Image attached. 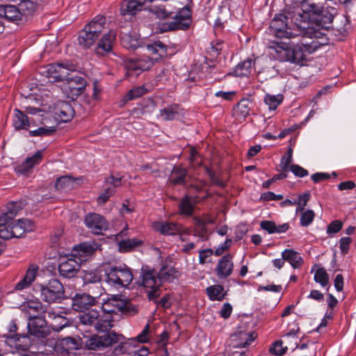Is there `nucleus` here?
Wrapping results in <instances>:
<instances>
[{
    "mask_svg": "<svg viewBox=\"0 0 356 356\" xmlns=\"http://www.w3.org/2000/svg\"><path fill=\"white\" fill-rule=\"evenodd\" d=\"M318 47L317 41L312 40L307 42L305 38H302L297 43L272 40L269 42L268 52L270 58L273 60L302 65L306 60L305 52L312 54Z\"/></svg>",
    "mask_w": 356,
    "mask_h": 356,
    "instance_id": "f257e3e1",
    "label": "nucleus"
},
{
    "mask_svg": "<svg viewBox=\"0 0 356 356\" xmlns=\"http://www.w3.org/2000/svg\"><path fill=\"white\" fill-rule=\"evenodd\" d=\"M286 8L283 13L276 14L271 19L268 27V33L280 40H291L299 35L300 30L305 29L302 17L296 15L298 8H300L299 3H289L285 2Z\"/></svg>",
    "mask_w": 356,
    "mask_h": 356,
    "instance_id": "f03ea898",
    "label": "nucleus"
},
{
    "mask_svg": "<svg viewBox=\"0 0 356 356\" xmlns=\"http://www.w3.org/2000/svg\"><path fill=\"white\" fill-rule=\"evenodd\" d=\"M77 65L72 60H63L49 64L40 69V73L45 75L53 81H66L74 86H69L68 89H86L87 81L81 75H72L77 70Z\"/></svg>",
    "mask_w": 356,
    "mask_h": 356,
    "instance_id": "7ed1b4c3",
    "label": "nucleus"
},
{
    "mask_svg": "<svg viewBox=\"0 0 356 356\" xmlns=\"http://www.w3.org/2000/svg\"><path fill=\"white\" fill-rule=\"evenodd\" d=\"M113 310L105 307L93 308L83 314H79V326L86 332H97L106 334L111 332L113 327V316L109 314Z\"/></svg>",
    "mask_w": 356,
    "mask_h": 356,
    "instance_id": "20e7f679",
    "label": "nucleus"
},
{
    "mask_svg": "<svg viewBox=\"0 0 356 356\" xmlns=\"http://www.w3.org/2000/svg\"><path fill=\"white\" fill-rule=\"evenodd\" d=\"M141 52L148 54L143 58H130L125 63L129 72H134L138 74L143 71L149 70L154 61H158L167 56L168 47L160 40L144 43L140 46Z\"/></svg>",
    "mask_w": 356,
    "mask_h": 356,
    "instance_id": "39448f33",
    "label": "nucleus"
},
{
    "mask_svg": "<svg viewBox=\"0 0 356 356\" xmlns=\"http://www.w3.org/2000/svg\"><path fill=\"white\" fill-rule=\"evenodd\" d=\"M134 342V339L125 340L122 334L111 332L104 334H93L87 340L86 345L89 350H97L117 344L113 354L118 356L131 352Z\"/></svg>",
    "mask_w": 356,
    "mask_h": 356,
    "instance_id": "423d86ee",
    "label": "nucleus"
},
{
    "mask_svg": "<svg viewBox=\"0 0 356 356\" xmlns=\"http://www.w3.org/2000/svg\"><path fill=\"white\" fill-rule=\"evenodd\" d=\"M105 22L106 19L104 16H95L80 31L78 37L79 44L83 49L90 48L104 31Z\"/></svg>",
    "mask_w": 356,
    "mask_h": 356,
    "instance_id": "0eeeda50",
    "label": "nucleus"
},
{
    "mask_svg": "<svg viewBox=\"0 0 356 356\" xmlns=\"http://www.w3.org/2000/svg\"><path fill=\"white\" fill-rule=\"evenodd\" d=\"M138 284L145 289L149 300H154L160 296L161 284L158 272L154 268L143 265L140 269Z\"/></svg>",
    "mask_w": 356,
    "mask_h": 356,
    "instance_id": "6e6552de",
    "label": "nucleus"
},
{
    "mask_svg": "<svg viewBox=\"0 0 356 356\" xmlns=\"http://www.w3.org/2000/svg\"><path fill=\"white\" fill-rule=\"evenodd\" d=\"M104 271L105 281L115 287H127L134 279L131 269L124 264L110 266Z\"/></svg>",
    "mask_w": 356,
    "mask_h": 356,
    "instance_id": "1a4fd4ad",
    "label": "nucleus"
},
{
    "mask_svg": "<svg viewBox=\"0 0 356 356\" xmlns=\"http://www.w3.org/2000/svg\"><path fill=\"white\" fill-rule=\"evenodd\" d=\"M171 22H163L160 24L159 29L162 32L182 30L189 29L192 22V10L188 6L179 9L172 17Z\"/></svg>",
    "mask_w": 356,
    "mask_h": 356,
    "instance_id": "9d476101",
    "label": "nucleus"
},
{
    "mask_svg": "<svg viewBox=\"0 0 356 356\" xmlns=\"http://www.w3.org/2000/svg\"><path fill=\"white\" fill-rule=\"evenodd\" d=\"M40 298L46 302L60 303L65 299V289L63 284L57 279H51L47 283L40 285Z\"/></svg>",
    "mask_w": 356,
    "mask_h": 356,
    "instance_id": "9b49d317",
    "label": "nucleus"
},
{
    "mask_svg": "<svg viewBox=\"0 0 356 356\" xmlns=\"http://www.w3.org/2000/svg\"><path fill=\"white\" fill-rule=\"evenodd\" d=\"M27 327L29 333L38 339H44L50 333L45 316L43 315L29 312Z\"/></svg>",
    "mask_w": 356,
    "mask_h": 356,
    "instance_id": "f8f14e48",
    "label": "nucleus"
},
{
    "mask_svg": "<svg viewBox=\"0 0 356 356\" xmlns=\"http://www.w3.org/2000/svg\"><path fill=\"white\" fill-rule=\"evenodd\" d=\"M82 260L80 258H76L73 254L70 257L61 258L58 264L59 274L65 278L75 277L80 270Z\"/></svg>",
    "mask_w": 356,
    "mask_h": 356,
    "instance_id": "ddd939ff",
    "label": "nucleus"
},
{
    "mask_svg": "<svg viewBox=\"0 0 356 356\" xmlns=\"http://www.w3.org/2000/svg\"><path fill=\"white\" fill-rule=\"evenodd\" d=\"M72 306L75 311H79L83 314L92 309V307L97 306L98 303L97 298L93 297L86 293H76L72 298Z\"/></svg>",
    "mask_w": 356,
    "mask_h": 356,
    "instance_id": "4468645a",
    "label": "nucleus"
},
{
    "mask_svg": "<svg viewBox=\"0 0 356 356\" xmlns=\"http://www.w3.org/2000/svg\"><path fill=\"white\" fill-rule=\"evenodd\" d=\"M86 227L94 234H102L108 229V222L105 218L95 213L87 214L84 219Z\"/></svg>",
    "mask_w": 356,
    "mask_h": 356,
    "instance_id": "2eb2a0df",
    "label": "nucleus"
},
{
    "mask_svg": "<svg viewBox=\"0 0 356 356\" xmlns=\"http://www.w3.org/2000/svg\"><path fill=\"white\" fill-rule=\"evenodd\" d=\"M332 28L334 34L339 40H344L351 29L350 17L346 14H336Z\"/></svg>",
    "mask_w": 356,
    "mask_h": 356,
    "instance_id": "dca6fc26",
    "label": "nucleus"
},
{
    "mask_svg": "<svg viewBox=\"0 0 356 356\" xmlns=\"http://www.w3.org/2000/svg\"><path fill=\"white\" fill-rule=\"evenodd\" d=\"M54 114L59 123L70 122L74 115V110L67 102H58L54 108Z\"/></svg>",
    "mask_w": 356,
    "mask_h": 356,
    "instance_id": "f3484780",
    "label": "nucleus"
},
{
    "mask_svg": "<svg viewBox=\"0 0 356 356\" xmlns=\"http://www.w3.org/2000/svg\"><path fill=\"white\" fill-rule=\"evenodd\" d=\"M233 270V256L227 254L218 260L215 271L219 279H225L232 275Z\"/></svg>",
    "mask_w": 356,
    "mask_h": 356,
    "instance_id": "a211bd4d",
    "label": "nucleus"
},
{
    "mask_svg": "<svg viewBox=\"0 0 356 356\" xmlns=\"http://www.w3.org/2000/svg\"><path fill=\"white\" fill-rule=\"evenodd\" d=\"M258 58H248L240 63H238L232 70L230 74L235 76H248L251 75L252 70L255 72L260 71L257 69V63Z\"/></svg>",
    "mask_w": 356,
    "mask_h": 356,
    "instance_id": "6ab92c4d",
    "label": "nucleus"
},
{
    "mask_svg": "<svg viewBox=\"0 0 356 356\" xmlns=\"http://www.w3.org/2000/svg\"><path fill=\"white\" fill-rule=\"evenodd\" d=\"M158 272L161 284L164 282L172 283L178 280L181 275V271L173 266L163 265Z\"/></svg>",
    "mask_w": 356,
    "mask_h": 356,
    "instance_id": "aec40b11",
    "label": "nucleus"
},
{
    "mask_svg": "<svg viewBox=\"0 0 356 356\" xmlns=\"http://www.w3.org/2000/svg\"><path fill=\"white\" fill-rule=\"evenodd\" d=\"M33 122H35V120L29 118L24 112L18 108L14 110L13 126L15 130H28L29 127L33 126Z\"/></svg>",
    "mask_w": 356,
    "mask_h": 356,
    "instance_id": "412c9836",
    "label": "nucleus"
},
{
    "mask_svg": "<svg viewBox=\"0 0 356 356\" xmlns=\"http://www.w3.org/2000/svg\"><path fill=\"white\" fill-rule=\"evenodd\" d=\"M98 245L94 241L83 242L75 245L73 249V256L76 258H85L92 254L97 249Z\"/></svg>",
    "mask_w": 356,
    "mask_h": 356,
    "instance_id": "4be33fe9",
    "label": "nucleus"
},
{
    "mask_svg": "<svg viewBox=\"0 0 356 356\" xmlns=\"http://www.w3.org/2000/svg\"><path fill=\"white\" fill-rule=\"evenodd\" d=\"M0 17L16 23L23 20L18 6H15L10 4L0 6Z\"/></svg>",
    "mask_w": 356,
    "mask_h": 356,
    "instance_id": "5701e85b",
    "label": "nucleus"
},
{
    "mask_svg": "<svg viewBox=\"0 0 356 356\" xmlns=\"http://www.w3.org/2000/svg\"><path fill=\"white\" fill-rule=\"evenodd\" d=\"M147 0H124L121 6L122 15L134 16L141 11Z\"/></svg>",
    "mask_w": 356,
    "mask_h": 356,
    "instance_id": "b1692460",
    "label": "nucleus"
},
{
    "mask_svg": "<svg viewBox=\"0 0 356 356\" xmlns=\"http://www.w3.org/2000/svg\"><path fill=\"white\" fill-rule=\"evenodd\" d=\"M182 111L179 104H172L161 109L158 118L164 121H172L181 115Z\"/></svg>",
    "mask_w": 356,
    "mask_h": 356,
    "instance_id": "393cba45",
    "label": "nucleus"
},
{
    "mask_svg": "<svg viewBox=\"0 0 356 356\" xmlns=\"http://www.w3.org/2000/svg\"><path fill=\"white\" fill-rule=\"evenodd\" d=\"M21 209L20 204L18 202H8L6 206V211H3L0 216V226L13 220Z\"/></svg>",
    "mask_w": 356,
    "mask_h": 356,
    "instance_id": "a878e982",
    "label": "nucleus"
},
{
    "mask_svg": "<svg viewBox=\"0 0 356 356\" xmlns=\"http://www.w3.org/2000/svg\"><path fill=\"white\" fill-rule=\"evenodd\" d=\"M35 121L39 122V124L45 128L52 129V133L56 131V127L58 124L57 119L54 114V111H44L38 115Z\"/></svg>",
    "mask_w": 356,
    "mask_h": 356,
    "instance_id": "bb28decb",
    "label": "nucleus"
},
{
    "mask_svg": "<svg viewBox=\"0 0 356 356\" xmlns=\"http://www.w3.org/2000/svg\"><path fill=\"white\" fill-rule=\"evenodd\" d=\"M115 39V32L110 30L108 32L102 35L97 43V49L101 50L104 53L111 52Z\"/></svg>",
    "mask_w": 356,
    "mask_h": 356,
    "instance_id": "cd10ccee",
    "label": "nucleus"
},
{
    "mask_svg": "<svg viewBox=\"0 0 356 356\" xmlns=\"http://www.w3.org/2000/svg\"><path fill=\"white\" fill-rule=\"evenodd\" d=\"M38 267L31 265L26 271L23 278L16 284L15 289L17 291H22L29 288L36 278Z\"/></svg>",
    "mask_w": 356,
    "mask_h": 356,
    "instance_id": "c85d7f7f",
    "label": "nucleus"
},
{
    "mask_svg": "<svg viewBox=\"0 0 356 356\" xmlns=\"http://www.w3.org/2000/svg\"><path fill=\"white\" fill-rule=\"evenodd\" d=\"M281 254L285 261L289 262L294 269H298L303 265L304 260L300 254L293 249H285Z\"/></svg>",
    "mask_w": 356,
    "mask_h": 356,
    "instance_id": "c756f323",
    "label": "nucleus"
},
{
    "mask_svg": "<svg viewBox=\"0 0 356 356\" xmlns=\"http://www.w3.org/2000/svg\"><path fill=\"white\" fill-rule=\"evenodd\" d=\"M206 294L211 301H222L227 296V291L221 284H214L205 289Z\"/></svg>",
    "mask_w": 356,
    "mask_h": 356,
    "instance_id": "7c9ffc66",
    "label": "nucleus"
},
{
    "mask_svg": "<svg viewBox=\"0 0 356 356\" xmlns=\"http://www.w3.org/2000/svg\"><path fill=\"white\" fill-rule=\"evenodd\" d=\"M120 42L122 45L129 50L140 49V46L144 43H149L150 42H142L136 35L131 33H122L120 35Z\"/></svg>",
    "mask_w": 356,
    "mask_h": 356,
    "instance_id": "2f4dec72",
    "label": "nucleus"
},
{
    "mask_svg": "<svg viewBox=\"0 0 356 356\" xmlns=\"http://www.w3.org/2000/svg\"><path fill=\"white\" fill-rule=\"evenodd\" d=\"M153 229L163 235H175L179 231V225L175 222H155Z\"/></svg>",
    "mask_w": 356,
    "mask_h": 356,
    "instance_id": "473e14b6",
    "label": "nucleus"
},
{
    "mask_svg": "<svg viewBox=\"0 0 356 356\" xmlns=\"http://www.w3.org/2000/svg\"><path fill=\"white\" fill-rule=\"evenodd\" d=\"M234 340L236 341L235 346L238 348H245L251 344L255 339V333L239 331L234 334Z\"/></svg>",
    "mask_w": 356,
    "mask_h": 356,
    "instance_id": "72a5a7b5",
    "label": "nucleus"
},
{
    "mask_svg": "<svg viewBox=\"0 0 356 356\" xmlns=\"http://www.w3.org/2000/svg\"><path fill=\"white\" fill-rule=\"evenodd\" d=\"M188 172L180 166H175L172 170L169 181L174 185H182L186 181Z\"/></svg>",
    "mask_w": 356,
    "mask_h": 356,
    "instance_id": "f704fd0d",
    "label": "nucleus"
},
{
    "mask_svg": "<svg viewBox=\"0 0 356 356\" xmlns=\"http://www.w3.org/2000/svg\"><path fill=\"white\" fill-rule=\"evenodd\" d=\"M22 307L26 310L28 316L29 312L37 315H42L45 313V309L42 302L38 300H29L25 302Z\"/></svg>",
    "mask_w": 356,
    "mask_h": 356,
    "instance_id": "c9c22d12",
    "label": "nucleus"
},
{
    "mask_svg": "<svg viewBox=\"0 0 356 356\" xmlns=\"http://www.w3.org/2000/svg\"><path fill=\"white\" fill-rule=\"evenodd\" d=\"M143 242L142 240L133 238L122 239L118 242V247L120 252H128L132 251L134 248L140 247Z\"/></svg>",
    "mask_w": 356,
    "mask_h": 356,
    "instance_id": "e433bc0d",
    "label": "nucleus"
},
{
    "mask_svg": "<svg viewBox=\"0 0 356 356\" xmlns=\"http://www.w3.org/2000/svg\"><path fill=\"white\" fill-rule=\"evenodd\" d=\"M18 8L23 19L26 20L36 10L37 4L31 0H23L18 4Z\"/></svg>",
    "mask_w": 356,
    "mask_h": 356,
    "instance_id": "4c0bfd02",
    "label": "nucleus"
},
{
    "mask_svg": "<svg viewBox=\"0 0 356 356\" xmlns=\"http://www.w3.org/2000/svg\"><path fill=\"white\" fill-rule=\"evenodd\" d=\"M8 331L10 334H3V337L6 339V341H13L15 343L19 341L21 338H25V334H17V325L16 320H12L8 325Z\"/></svg>",
    "mask_w": 356,
    "mask_h": 356,
    "instance_id": "58836bf2",
    "label": "nucleus"
},
{
    "mask_svg": "<svg viewBox=\"0 0 356 356\" xmlns=\"http://www.w3.org/2000/svg\"><path fill=\"white\" fill-rule=\"evenodd\" d=\"M194 211V204L191 202V198L186 195L184 197L179 204V212L181 215L191 216Z\"/></svg>",
    "mask_w": 356,
    "mask_h": 356,
    "instance_id": "ea45409f",
    "label": "nucleus"
},
{
    "mask_svg": "<svg viewBox=\"0 0 356 356\" xmlns=\"http://www.w3.org/2000/svg\"><path fill=\"white\" fill-rule=\"evenodd\" d=\"M149 13L155 15L156 18L160 19H165L170 17L172 13L167 10L165 7L163 5L150 6L148 8L145 9Z\"/></svg>",
    "mask_w": 356,
    "mask_h": 356,
    "instance_id": "a19ab883",
    "label": "nucleus"
},
{
    "mask_svg": "<svg viewBox=\"0 0 356 356\" xmlns=\"http://www.w3.org/2000/svg\"><path fill=\"white\" fill-rule=\"evenodd\" d=\"M117 305V311L128 316H133L138 313V308L134 305L128 301L119 302Z\"/></svg>",
    "mask_w": 356,
    "mask_h": 356,
    "instance_id": "79ce46f5",
    "label": "nucleus"
},
{
    "mask_svg": "<svg viewBox=\"0 0 356 356\" xmlns=\"http://www.w3.org/2000/svg\"><path fill=\"white\" fill-rule=\"evenodd\" d=\"M314 280L316 283L320 284L322 287H325L329 284V275L324 268L318 266Z\"/></svg>",
    "mask_w": 356,
    "mask_h": 356,
    "instance_id": "37998d69",
    "label": "nucleus"
},
{
    "mask_svg": "<svg viewBox=\"0 0 356 356\" xmlns=\"http://www.w3.org/2000/svg\"><path fill=\"white\" fill-rule=\"evenodd\" d=\"M250 99L243 98L238 103L236 107L234 108L236 115H238L240 117L245 118L250 113Z\"/></svg>",
    "mask_w": 356,
    "mask_h": 356,
    "instance_id": "c03bdc74",
    "label": "nucleus"
},
{
    "mask_svg": "<svg viewBox=\"0 0 356 356\" xmlns=\"http://www.w3.org/2000/svg\"><path fill=\"white\" fill-rule=\"evenodd\" d=\"M282 101L283 95L282 94L276 95L267 94L264 98V102L268 106L270 110H275Z\"/></svg>",
    "mask_w": 356,
    "mask_h": 356,
    "instance_id": "a18cd8bd",
    "label": "nucleus"
},
{
    "mask_svg": "<svg viewBox=\"0 0 356 356\" xmlns=\"http://www.w3.org/2000/svg\"><path fill=\"white\" fill-rule=\"evenodd\" d=\"M115 192H116V190L113 189V187H108L107 186H105V184H104V189L97 199V202L98 204H100V205L104 204L111 197L114 195Z\"/></svg>",
    "mask_w": 356,
    "mask_h": 356,
    "instance_id": "49530a36",
    "label": "nucleus"
},
{
    "mask_svg": "<svg viewBox=\"0 0 356 356\" xmlns=\"http://www.w3.org/2000/svg\"><path fill=\"white\" fill-rule=\"evenodd\" d=\"M300 224L302 227H307L311 225L314 219L315 213L313 210L307 209L300 212Z\"/></svg>",
    "mask_w": 356,
    "mask_h": 356,
    "instance_id": "de8ad7c7",
    "label": "nucleus"
},
{
    "mask_svg": "<svg viewBox=\"0 0 356 356\" xmlns=\"http://www.w3.org/2000/svg\"><path fill=\"white\" fill-rule=\"evenodd\" d=\"M207 173L211 181L212 185H216L221 188H224L227 186V183L221 178L216 175V172L209 168H206Z\"/></svg>",
    "mask_w": 356,
    "mask_h": 356,
    "instance_id": "09e8293b",
    "label": "nucleus"
},
{
    "mask_svg": "<svg viewBox=\"0 0 356 356\" xmlns=\"http://www.w3.org/2000/svg\"><path fill=\"white\" fill-rule=\"evenodd\" d=\"M310 199V193H305L298 196L296 201L297 207L296 209V213L298 212L305 211V207Z\"/></svg>",
    "mask_w": 356,
    "mask_h": 356,
    "instance_id": "8fccbe9b",
    "label": "nucleus"
},
{
    "mask_svg": "<svg viewBox=\"0 0 356 356\" xmlns=\"http://www.w3.org/2000/svg\"><path fill=\"white\" fill-rule=\"evenodd\" d=\"M185 85L188 88H193L194 86L201 87V83L202 82L200 80V76H197L195 72H191L188 74L187 79L184 81Z\"/></svg>",
    "mask_w": 356,
    "mask_h": 356,
    "instance_id": "3c124183",
    "label": "nucleus"
},
{
    "mask_svg": "<svg viewBox=\"0 0 356 356\" xmlns=\"http://www.w3.org/2000/svg\"><path fill=\"white\" fill-rule=\"evenodd\" d=\"M122 176H114L113 174L109 175L107 178L105 179L104 184L108 187H113V189L119 188L122 186Z\"/></svg>",
    "mask_w": 356,
    "mask_h": 356,
    "instance_id": "603ef678",
    "label": "nucleus"
},
{
    "mask_svg": "<svg viewBox=\"0 0 356 356\" xmlns=\"http://www.w3.org/2000/svg\"><path fill=\"white\" fill-rule=\"evenodd\" d=\"M54 133H52V129H47L41 125V127H38L35 130H31L29 131L28 136L29 137H44V136H51Z\"/></svg>",
    "mask_w": 356,
    "mask_h": 356,
    "instance_id": "864d4df0",
    "label": "nucleus"
},
{
    "mask_svg": "<svg viewBox=\"0 0 356 356\" xmlns=\"http://www.w3.org/2000/svg\"><path fill=\"white\" fill-rule=\"evenodd\" d=\"M222 48V42L217 40L211 44V47L208 48L207 53L212 57H217L221 53Z\"/></svg>",
    "mask_w": 356,
    "mask_h": 356,
    "instance_id": "5fc2aeb1",
    "label": "nucleus"
},
{
    "mask_svg": "<svg viewBox=\"0 0 356 356\" xmlns=\"http://www.w3.org/2000/svg\"><path fill=\"white\" fill-rule=\"evenodd\" d=\"M42 152L40 151H38L32 156L27 158L24 162L25 163V165L33 168L35 165H38L42 161Z\"/></svg>",
    "mask_w": 356,
    "mask_h": 356,
    "instance_id": "6e6d98bb",
    "label": "nucleus"
},
{
    "mask_svg": "<svg viewBox=\"0 0 356 356\" xmlns=\"http://www.w3.org/2000/svg\"><path fill=\"white\" fill-rule=\"evenodd\" d=\"M343 227V222L340 220L332 221L327 227L326 232L329 235L338 233Z\"/></svg>",
    "mask_w": 356,
    "mask_h": 356,
    "instance_id": "4d7b16f0",
    "label": "nucleus"
},
{
    "mask_svg": "<svg viewBox=\"0 0 356 356\" xmlns=\"http://www.w3.org/2000/svg\"><path fill=\"white\" fill-rule=\"evenodd\" d=\"M119 302H122V300H108L107 302H104L102 306H99L100 308L105 309H110L113 310L112 312H109V314L113 316V314H118L120 311H117V305H118Z\"/></svg>",
    "mask_w": 356,
    "mask_h": 356,
    "instance_id": "13d9d810",
    "label": "nucleus"
},
{
    "mask_svg": "<svg viewBox=\"0 0 356 356\" xmlns=\"http://www.w3.org/2000/svg\"><path fill=\"white\" fill-rule=\"evenodd\" d=\"M352 243L351 238L348 236L341 237L339 240V249L342 254L348 253L350 245Z\"/></svg>",
    "mask_w": 356,
    "mask_h": 356,
    "instance_id": "bf43d9fd",
    "label": "nucleus"
},
{
    "mask_svg": "<svg viewBox=\"0 0 356 356\" xmlns=\"http://www.w3.org/2000/svg\"><path fill=\"white\" fill-rule=\"evenodd\" d=\"M289 170L293 172V174L298 177H305L309 175L307 170L303 168L299 165L297 164H291L290 165Z\"/></svg>",
    "mask_w": 356,
    "mask_h": 356,
    "instance_id": "052dcab7",
    "label": "nucleus"
},
{
    "mask_svg": "<svg viewBox=\"0 0 356 356\" xmlns=\"http://www.w3.org/2000/svg\"><path fill=\"white\" fill-rule=\"evenodd\" d=\"M286 347L283 348L282 341H277L273 343L272 347L270 348V352L276 355H282L286 353Z\"/></svg>",
    "mask_w": 356,
    "mask_h": 356,
    "instance_id": "680f3d73",
    "label": "nucleus"
},
{
    "mask_svg": "<svg viewBox=\"0 0 356 356\" xmlns=\"http://www.w3.org/2000/svg\"><path fill=\"white\" fill-rule=\"evenodd\" d=\"M0 238L4 240H8L13 238L10 222L0 226Z\"/></svg>",
    "mask_w": 356,
    "mask_h": 356,
    "instance_id": "e2e57ef3",
    "label": "nucleus"
},
{
    "mask_svg": "<svg viewBox=\"0 0 356 356\" xmlns=\"http://www.w3.org/2000/svg\"><path fill=\"white\" fill-rule=\"evenodd\" d=\"M10 223L13 238H20L26 232V231L22 228L21 225H19L17 222L10 221Z\"/></svg>",
    "mask_w": 356,
    "mask_h": 356,
    "instance_id": "0e129e2a",
    "label": "nucleus"
},
{
    "mask_svg": "<svg viewBox=\"0 0 356 356\" xmlns=\"http://www.w3.org/2000/svg\"><path fill=\"white\" fill-rule=\"evenodd\" d=\"M72 183V178L70 176H62L56 179L55 187L58 188H64L68 187Z\"/></svg>",
    "mask_w": 356,
    "mask_h": 356,
    "instance_id": "69168bd1",
    "label": "nucleus"
},
{
    "mask_svg": "<svg viewBox=\"0 0 356 356\" xmlns=\"http://www.w3.org/2000/svg\"><path fill=\"white\" fill-rule=\"evenodd\" d=\"M275 222L271 220H262L260 222V227L266 231L268 234H275Z\"/></svg>",
    "mask_w": 356,
    "mask_h": 356,
    "instance_id": "338daca9",
    "label": "nucleus"
},
{
    "mask_svg": "<svg viewBox=\"0 0 356 356\" xmlns=\"http://www.w3.org/2000/svg\"><path fill=\"white\" fill-rule=\"evenodd\" d=\"M232 243V239L227 238L224 243L218 245V247L216 248V250L214 251V254L216 256L222 255L225 250H228L230 248Z\"/></svg>",
    "mask_w": 356,
    "mask_h": 356,
    "instance_id": "774afa93",
    "label": "nucleus"
}]
</instances>
